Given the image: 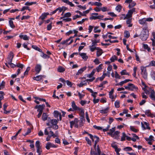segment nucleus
Segmentation results:
<instances>
[{"instance_id":"nucleus-41","label":"nucleus","mask_w":155,"mask_h":155,"mask_svg":"<svg viewBox=\"0 0 155 155\" xmlns=\"http://www.w3.org/2000/svg\"><path fill=\"white\" fill-rule=\"evenodd\" d=\"M36 3V2H27L25 3V5L30 6L32 5L33 4H35Z\"/></svg>"},{"instance_id":"nucleus-59","label":"nucleus","mask_w":155,"mask_h":155,"mask_svg":"<svg viewBox=\"0 0 155 155\" xmlns=\"http://www.w3.org/2000/svg\"><path fill=\"white\" fill-rule=\"evenodd\" d=\"M155 66V61H151L149 64L147 66V67Z\"/></svg>"},{"instance_id":"nucleus-52","label":"nucleus","mask_w":155,"mask_h":155,"mask_svg":"<svg viewBox=\"0 0 155 155\" xmlns=\"http://www.w3.org/2000/svg\"><path fill=\"white\" fill-rule=\"evenodd\" d=\"M100 40L99 39H95L94 40V41H92V45L95 46L96 45V44L97 43H98L99 42Z\"/></svg>"},{"instance_id":"nucleus-22","label":"nucleus","mask_w":155,"mask_h":155,"mask_svg":"<svg viewBox=\"0 0 155 155\" xmlns=\"http://www.w3.org/2000/svg\"><path fill=\"white\" fill-rule=\"evenodd\" d=\"M45 76L44 75H39L33 78V80L37 81H39L41 80L42 78H45Z\"/></svg>"},{"instance_id":"nucleus-47","label":"nucleus","mask_w":155,"mask_h":155,"mask_svg":"<svg viewBox=\"0 0 155 155\" xmlns=\"http://www.w3.org/2000/svg\"><path fill=\"white\" fill-rule=\"evenodd\" d=\"M136 5V3L134 2V1L133 2L132 1V2L130 4H129L128 7L130 8L135 6Z\"/></svg>"},{"instance_id":"nucleus-64","label":"nucleus","mask_w":155,"mask_h":155,"mask_svg":"<svg viewBox=\"0 0 155 155\" xmlns=\"http://www.w3.org/2000/svg\"><path fill=\"white\" fill-rule=\"evenodd\" d=\"M41 56L44 58H49V57L48 56L44 54L43 52H42V54L41 55Z\"/></svg>"},{"instance_id":"nucleus-26","label":"nucleus","mask_w":155,"mask_h":155,"mask_svg":"<svg viewBox=\"0 0 155 155\" xmlns=\"http://www.w3.org/2000/svg\"><path fill=\"white\" fill-rule=\"evenodd\" d=\"M138 21L140 24L143 25H144L146 22L145 18H144L139 20Z\"/></svg>"},{"instance_id":"nucleus-46","label":"nucleus","mask_w":155,"mask_h":155,"mask_svg":"<svg viewBox=\"0 0 155 155\" xmlns=\"http://www.w3.org/2000/svg\"><path fill=\"white\" fill-rule=\"evenodd\" d=\"M131 19H130V18L128 19L126 21V23L128 25V27H130L132 26V24H131Z\"/></svg>"},{"instance_id":"nucleus-45","label":"nucleus","mask_w":155,"mask_h":155,"mask_svg":"<svg viewBox=\"0 0 155 155\" xmlns=\"http://www.w3.org/2000/svg\"><path fill=\"white\" fill-rule=\"evenodd\" d=\"M120 74L121 75H129V74L127 72V71L126 70H122V71H121L120 72Z\"/></svg>"},{"instance_id":"nucleus-31","label":"nucleus","mask_w":155,"mask_h":155,"mask_svg":"<svg viewBox=\"0 0 155 155\" xmlns=\"http://www.w3.org/2000/svg\"><path fill=\"white\" fill-rule=\"evenodd\" d=\"M87 84V82L86 81H82L81 83L78 84V86L80 87H82L84 85H86Z\"/></svg>"},{"instance_id":"nucleus-7","label":"nucleus","mask_w":155,"mask_h":155,"mask_svg":"<svg viewBox=\"0 0 155 155\" xmlns=\"http://www.w3.org/2000/svg\"><path fill=\"white\" fill-rule=\"evenodd\" d=\"M136 8H132L131 9L128 10V12L126 15L127 19L131 18L133 12H135Z\"/></svg>"},{"instance_id":"nucleus-34","label":"nucleus","mask_w":155,"mask_h":155,"mask_svg":"<svg viewBox=\"0 0 155 155\" xmlns=\"http://www.w3.org/2000/svg\"><path fill=\"white\" fill-rule=\"evenodd\" d=\"M48 115L46 113H43L42 114V119L44 121L46 120L47 119Z\"/></svg>"},{"instance_id":"nucleus-57","label":"nucleus","mask_w":155,"mask_h":155,"mask_svg":"<svg viewBox=\"0 0 155 155\" xmlns=\"http://www.w3.org/2000/svg\"><path fill=\"white\" fill-rule=\"evenodd\" d=\"M35 146L37 148H41L40 146V143L39 141L37 140L36 142Z\"/></svg>"},{"instance_id":"nucleus-1","label":"nucleus","mask_w":155,"mask_h":155,"mask_svg":"<svg viewBox=\"0 0 155 155\" xmlns=\"http://www.w3.org/2000/svg\"><path fill=\"white\" fill-rule=\"evenodd\" d=\"M145 92L146 94H150L149 97L153 101H155V92L153 89L151 88H149L148 90L145 89Z\"/></svg>"},{"instance_id":"nucleus-23","label":"nucleus","mask_w":155,"mask_h":155,"mask_svg":"<svg viewBox=\"0 0 155 155\" xmlns=\"http://www.w3.org/2000/svg\"><path fill=\"white\" fill-rule=\"evenodd\" d=\"M115 130V127H112L109 130V132L107 133V134L111 136H113V134Z\"/></svg>"},{"instance_id":"nucleus-17","label":"nucleus","mask_w":155,"mask_h":155,"mask_svg":"<svg viewBox=\"0 0 155 155\" xmlns=\"http://www.w3.org/2000/svg\"><path fill=\"white\" fill-rule=\"evenodd\" d=\"M19 38L21 39H22L24 40H28L29 39V37L26 35H23L22 33H21L19 35Z\"/></svg>"},{"instance_id":"nucleus-42","label":"nucleus","mask_w":155,"mask_h":155,"mask_svg":"<svg viewBox=\"0 0 155 155\" xmlns=\"http://www.w3.org/2000/svg\"><path fill=\"white\" fill-rule=\"evenodd\" d=\"M119 16L120 17V20H125L126 19H127L126 15L125 14H123L121 15H120Z\"/></svg>"},{"instance_id":"nucleus-32","label":"nucleus","mask_w":155,"mask_h":155,"mask_svg":"<svg viewBox=\"0 0 155 155\" xmlns=\"http://www.w3.org/2000/svg\"><path fill=\"white\" fill-rule=\"evenodd\" d=\"M54 115L55 117H57L59 116H61V114L58 111L55 110L54 112Z\"/></svg>"},{"instance_id":"nucleus-3","label":"nucleus","mask_w":155,"mask_h":155,"mask_svg":"<svg viewBox=\"0 0 155 155\" xmlns=\"http://www.w3.org/2000/svg\"><path fill=\"white\" fill-rule=\"evenodd\" d=\"M88 135L90 136V138L93 141H95L94 147L95 150H96V148H97V147H96V145L97 143L99 141V138L98 137L96 136H93L91 134H88Z\"/></svg>"},{"instance_id":"nucleus-53","label":"nucleus","mask_w":155,"mask_h":155,"mask_svg":"<svg viewBox=\"0 0 155 155\" xmlns=\"http://www.w3.org/2000/svg\"><path fill=\"white\" fill-rule=\"evenodd\" d=\"M71 14L69 12H67L65 13L63 16V17L68 18L71 16Z\"/></svg>"},{"instance_id":"nucleus-36","label":"nucleus","mask_w":155,"mask_h":155,"mask_svg":"<svg viewBox=\"0 0 155 155\" xmlns=\"http://www.w3.org/2000/svg\"><path fill=\"white\" fill-rule=\"evenodd\" d=\"M92 5H95L97 6H101L102 5V4L100 2H95L92 3Z\"/></svg>"},{"instance_id":"nucleus-60","label":"nucleus","mask_w":155,"mask_h":155,"mask_svg":"<svg viewBox=\"0 0 155 155\" xmlns=\"http://www.w3.org/2000/svg\"><path fill=\"white\" fill-rule=\"evenodd\" d=\"M153 136L150 135L149 136L148 138H146L145 140L147 141H148V140L153 141Z\"/></svg>"},{"instance_id":"nucleus-43","label":"nucleus","mask_w":155,"mask_h":155,"mask_svg":"<svg viewBox=\"0 0 155 155\" xmlns=\"http://www.w3.org/2000/svg\"><path fill=\"white\" fill-rule=\"evenodd\" d=\"M122 9V6L120 5H118L116 7L115 9L118 12H120Z\"/></svg>"},{"instance_id":"nucleus-38","label":"nucleus","mask_w":155,"mask_h":155,"mask_svg":"<svg viewBox=\"0 0 155 155\" xmlns=\"http://www.w3.org/2000/svg\"><path fill=\"white\" fill-rule=\"evenodd\" d=\"M81 45H83V46H80L79 47L78 49L79 51H80L83 49L84 46L85 45L86 43L84 42H82L81 43Z\"/></svg>"},{"instance_id":"nucleus-37","label":"nucleus","mask_w":155,"mask_h":155,"mask_svg":"<svg viewBox=\"0 0 155 155\" xmlns=\"http://www.w3.org/2000/svg\"><path fill=\"white\" fill-rule=\"evenodd\" d=\"M120 134V132L116 131H114V133L113 134V136H111L112 137H117L118 136L119 134Z\"/></svg>"},{"instance_id":"nucleus-48","label":"nucleus","mask_w":155,"mask_h":155,"mask_svg":"<svg viewBox=\"0 0 155 155\" xmlns=\"http://www.w3.org/2000/svg\"><path fill=\"white\" fill-rule=\"evenodd\" d=\"M51 123L52 126L53 125L57 124L58 123V121L56 119H52L51 120Z\"/></svg>"},{"instance_id":"nucleus-56","label":"nucleus","mask_w":155,"mask_h":155,"mask_svg":"<svg viewBox=\"0 0 155 155\" xmlns=\"http://www.w3.org/2000/svg\"><path fill=\"white\" fill-rule=\"evenodd\" d=\"M130 33L128 31H124V37L128 38L130 37Z\"/></svg>"},{"instance_id":"nucleus-63","label":"nucleus","mask_w":155,"mask_h":155,"mask_svg":"<svg viewBox=\"0 0 155 155\" xmlns=\"http://www.w3.org/2000/svg\"><path fill=\"white\" fill-rule=\"evenodd\" d=\"M16 66L20 68L21 69H22L23 67L24 66V65L22 64L19 63H18L16 65Z\"/></svg>"},{"instance_id":"nucleus-44","label":"nucleus","mask_w":155,"mask_h":155,"mask_svg":"<svg viewBox=\"0 0 155 155\" xmlns=\"http://www.w3.org/2000/svg\"><path fill=\"white\" fill-rule=\"evenodd\" d=\"M143 47L144 49L147 50L148 51H150V48L147 44H144L143 45Z\"/></svg>"},{"instance_id":"nucleus-21","label":"nucleus","mask_w":155,"mask_h":155,"mask_svg":"<svg viewBox=\"0 0 155 155\" xmlns=\"http://www.w3.org/2000/svg\"><path fill=\"white\" fill-rule=\"evenodd\" d=\"M109 107H107L106 108L102 109V110H100L99 112L100 113L103 114H107L109 111Z\"/></svg>"},{"instance_id":"nucleus-50","label":"nucleus","mask_w":155,"mask_h":155,"mask_svg":"<svg viewBox=\"0 0 155 155\" xmlns=\"http://www.w3.org/2000/svg\"><path fill=\"white\" fill-rule=\"evenodd\" d=\"M130 129L131 131L134 132L136 133L138 131V130L137 129H136L134 126H130Z\"/></svg>"},{"instance_id":"nucleus-35","label":"nucleus","mask_w":155,"mask_h":155,"mask_svg":"<svg viewBox=\"0 0 155 155\" xmlns=\"http://www.w3.org/2000/svg\"><path fill=\"white\" fill-rule=\"evenodd\" d=\"M122 134V136L121 137V141H124L125 140L126 138L127 135L124 132H123Z\"/></svg>"},{"instance_id":"nucleus-25","label":"nucleus","mask_w":155,"mask_h":155,"mask_svg":"<svg viewBox=\"0 0 155 155\" xmlns=\"http://www.w3.org/2000/svg\"><path fill=\"white\" fill-rule=\"evenodd\" d=\"M77 111L78 112L79 114L81 115H84V110L82 108L79 107Z\"/></svg>"},{"instance_id":"nucleus-10","label":"nucleus","mask_w":155,"mask_h":155,"mask_svg":"<svg viewBox=\"0 0 155 155\" xmlns=\"http://www.w3.org/2000/svg\"><path fill=\"white\" fill-rule=\"evenodd\" d=\"M51 147L56 148L57 147V146L51 142H49L47 143L45 146L46 149L47 150H49Z\"/></svg>"},{"instance_id":"nucleus-14","label":"nucleus","mask_w":155,"mask_h":155,"mask_svg":"<svg viewBox=\"0 0 155 155\" xmlns=\"http://www.w3.org/2000/svg\"><path fill=\"white\" fill-rule=\"evenodd\" d=\"M41 69V66L40 64H37L35 67V70L36 74H38Z\"/></svg>"},{"instance_id":"nucleus-24","label":"nucleus","mask_w":155,"mask_h":155,"mask_svg":"<svg viewBox=\"0 0 155 155\" xmlns=\"http://www.w3.org/2000/svg\"><path fill=\"white\" fill-rule=\"evenodd\" d=\"M49 14L48 13H44L42 14V15L40 17V18L42 21H43L44 19L46 18V16Z\"/></svg>"},{"instance_id":"nucleus-30","label":"nucleus","mask_w":155,"mask_h":155,"mask_svg":"<svg viewBox=\"0 0 155 155\" xmlns=\"http://www.w3.org/2000/svg\"><path fill=\"white\" fill-rule=\"evenodd\" d=\"M89 48L90 51L92 52L94 51L95 50L97 49V47H95L94 46L92 45L91 46H89Z\"/></svg>"},{"instance_id":"nucleus-8","label":"nucleus","mask_w":155,"mask_h":155,"mask_svg":"<svg viewBox=\"0 0 155 155\" xmlns=\"http://www.w3.org/2000/svg\"><path fill=\"white\" fill-rule=\"evenodd\" d=\"M14 57V54L12 52H10L7 58L8 63H11V62H12Z\"/></svg>"},{"instance_id":"nucleus-2","label":"nucleus","mask_w":155,"mask_h":155,"mask_svg":"<svg viewBox=\"0 0 155 155\" xmlns=\"http://www.w3.org/2000/svg\"><path fill=\"white\" fill-rule=\"evenodd\" d=\"M140 37L142 41L146 40L148 37V32L146 30H143L141 31Z\"/></svg>"},{"instance_id":"nucleus-28","label":"nucleus","mask_w":155,"mask_h":155,"mask_svg":"<svg viewBox=\"0 0 155 155\" xmlns=\"http://www.w3.org/2000/svg\"><path fill=\"white\" fill-rule=\"evenodd\" d=\"M9 24L10 26L12 28L15 27V26L13 23V21L11 20L9 21Z\"/></svg>"},{"instance_id":"nucleus-62","label":"nucleus","mask_w":155,"mask_h":155,"mask_svg":"<svg viewBox=\"0 0 155 155\" xmlns=\"http://www.w3.org/2000/svg\"><path fill=\"white\" fill-rule=\"evenodd\" d=\"M145 114L148 117L150 116L151 114L150 112V110H147L145 111Z\"/></svg>"},{"instance_id":"nucleus-6","label":"nucleus","mask_w":155,"mask_h":155,"mask_svg":"<svg viewBox=\"0 0 155 155\" xmlns=\"http://www.w3.org/2000/svg\"><path fill=\"white\" fill-rule=\"evenodd\" d=\"M136 8H132L131 9L128 10V12L126 15L127 19L131 18L133 12H135Z\"/></svg>"},{"instance_id":"nucleus-27","label":"nucleus","mask_w":155,"mask_h":155,"mask_svg":"<svg viewBox=\"0 0 155 155\" xmlns=\"http://www.w3.org/2000/svg\"><path fill=\"white\" fill-rule=\"evenodd\" d=\"M99 27L96 26L94 27V32L95 33H100L101 32V30L98 29Z\"/></svg>"},{"instance_id":"nucleus-9","label":"nucleus","mask_w":155,"mask_h":155,"mask_svg":"<svg viewBox=\"0 0 155 155\" xmlns=\"http://www.w3.org/2000/svg\"><path fill=\"white\" fill-rule=\"evenodd\" d=\"M141 124L143 130H145L146 129H150V127L149 126V124L147 123L146 122H144L143 123V122H141Z\"/></svg>"},{"instance_id":"nucleus-5","label":"nucleus","mask_w":155,"mask_h":155,"mask_svg":"<svg viewBox=\"0 0 155 155\" xmlns=\"http://www.w3.org/2000/svg\"><path fill=\"white\" fill-rule=\"evenodd\" d=\"M125 88L126 89L128 90L131 91L137 90L138 89V88L136 87L133 84L129 83L127 86H125Z\"/></svg>"},{"instance_id":"nucleus-61","label":"nucleus","mask_w":155,"mask_h":155,"mask_svg":"<svg viewBox=\"0 0 155 155\" xmlns=\"http://www.w3.org/2000/svg\"><path fill=\"white\" fill-rule=\"evenodd\" d=\"M77 92L80 99H81L85 96L84 94H82L78 91H77Z\"/></svg>"},{"instance_id":"nucleus-55","label":"nucleus","mask_w":155,"mask_h":155,"mask_svg":"<svg viewBox=\"0 0 155 155\" xmlns=\"http://www.w3.org/2000/svg\"><path fill=\"white\" fill-rule=\"evenodd\" d=\"M120 102L119 101L117 100L114 103V105L116 108H119L120 107Z\"/></svg>"},{"instance_id":"nucleus-29","label":"nucleus","mask_w":155,"mask_h":155,"mask_svg":"<svg viewBox=\"0 0 155 155\" xmlns=\"http://www.w3.org/2000/svg\"><path fill=\"white\" fill-rule=\"evenodd\" d=\"M95 71L96 69H94L90 74L87 75V77L89 78H91L92 76L94 75V74L95 72Z\"/></svg>"},{"instance_id":"nucleus-49","label":"nucleus","mask_w":155,"mask_h":155,"mask_svg":"<svg viewBox=\"0 0 155 155\" xmlns=\"http://www.w3.org/2000/svg\"><path fill=\"white\" fill-rule=\"evenodd\" d=\"M102 64H101L97 67L96 70H97V72H99L102 69Z\"/></svg>"},{"instance_id":"nucleus-4","label":"nucleus","mask_w":155,"mask_h":155,"mask_svg":"<svg viewBox=\"0 0 155 155\" xmlns=\"http://www.w3.org/2000/svg\"><path fill=\"white\" fill-rule=\"evenodd\" d=\"M140 70H141V74L143 77L145 79H147V72L146 67L143 66H141L140 67Z\"/></svg>"},{"instance_id":"nucleus-12","label":"nucleus","mask_w":155,"mask_h":155,"mask_svg":"<svg viewBox=\"0 0 155 155\" xmlns=\"http://www.w3.org/2000/svg\"><path fill=\"white\" fill-rule=\"evenodd\" d=\"M95 151L97 152V153H95L94 151H91V155H100L101 150L100 149L99 146L97 145V148H96V150Z\"/></svg>"},{"instance_id":"nucleus-16","label":"nucleus","mask_w":155,"mask_h":155,"mask_svg":"<svg viewBox=\"0 0 155 155\" xmlns=\"http://www.w3.org/2000/svg\"><path fill=\"white\" fill-rule=\"evenodd\" d=\"M56 9L57 12L58 11V13H59L62 12H64L67 10V8L64 6H62L61 7L58 8Z\"/></svg>"},{"instance_id":"nucleus-19","label":"nucleus","mask_w":155,"mask_h":155,"mask_svg":"<svg viewBox=\"0 0 155 155\" xmlns=\"http://www.w3.org/2000/svg\"><path fill=\"white\" fill-rule=\"evenodd\" d=\"M96 55L97 57H98L101 55L103 53V50L100 48L97 47Z\"/></svg>"},{"instance_id":"nucleus-11","label":"nucleus","mask_w":155,"mask_h":155,"mask_svg":"<svg viewBox=\"0 0 155 155\" xmlns=\"http://www.w3.org/2000/svg\"><path fill=\"white\" fill-rule=\"evenodd\" d=\"M45 106L44 104L42 105H37L35 107V109H37V111L39 112H42Z\"/></svg>"},{"instance_id":"nucleus-58","label":"nucleus","mask_w":155,"mask_h":155,"mask_svg":"<svg viewBox=\"0 0 155 155\" xmlns=\"http://www.w3.org/2000/svg\"><path fill=\"white\" fill-rule=\"evenodd\" d=\"M124 150L125 151H130L132 150V149L131 147H126L124 148Z\"/></svg>"},{"instance_id":"nucleus-15","label":"nucleus","mask_w":155,"mask_h":155,"mask_svg":"<svg viewBox=\"0 0 155 155\" xmlns=\"http://www.w3.org/2000/svg\"><path fill=\"white\" fill-rule=\"evenodd\" d=\"M79 54L84 61H86L88 58V56L85 53H79Z\"/></svg>"},{"instance_id":"nucleus-39","label":"nucleus","mask_w":155,"mask_h":155,"mask_svg":"<svg viewBox=\"0 0 155 155\" xmlns=\"http://www.w3.org/2000/svg\"><path fill=\"white\" fill-rule=\"evenodd\" d=\"M65 70V69L61 66H59L58 68V71L60 72H63Z\"/></svg>"},{"instance_id":"nucleus-18","label":"nucleus","mask_w":155,"mask_h":155,"mask_svg":"<svg viewBox=\"0 0 155 155\" xmlns=\"http://www.w3.org/2000/svg\"><path fill=\"white\" fill-rule=\"evenodd\" d=\"M71 106L74 111H77L79 107L76 104L74 101H73L71 103Z\"/></svg>"},{"instance_id":"nucleus-33","label":"nucleus","mask_w":155,"mask_h":155,"mask_svg":"<svg viewBox=\"0 0 155 155\" xmlns=\"http://www.w3.org/2000/svg\"><path fill=\"white\" fill-rule=\"evenodd\" d=\"M110 60L111 62H113L115 60H117V57L116 55H114L110 58Z\"/></svg>"},{"instance_id":"nucleus-40","label":"nucleus","mask_w":155,"mask_h":155,"mask_svg":"<svg viewBox=\"0 0 155 155\" xmlns=\"http://www.w3.org/2000/svg\"><path fill=\"white\" fill-rule=\"evenodd\" d=\"M26 10H28L29 11H30L31 9L29 7L27 6H23L21 10V11H23Z\"/></svg>"},{"instance_id":"nucleus-13","label":"nucleus","mask_w":155,"mask_h":155,"mask_svg":"<svg viewBox=\"0 0 155 155\" xmlns=\"http://www.w3.org/2000/svg\"><path fill=\"white\" fill-rule=\"evenodd\" d=\"M114 92V89H112L109 92V95L110 98L112 100V101H114L116 96L114 97L113 94Z\"/></svg>"},{"instance_id":"nucleus-54","label":"nucleus","mask_w":155,"mask_h":155,"mask_svg":"<svg viewBox=\"0 0 155 155\" xmlns=\"http://www.w3.org/2000/svg\"><path fill=\"white\" fill-rule=\"evenodd\" d=\"M71 40V38H69L65 40H64L62 42H61V44L62 45H64L65 44H66L67 45V44H68L67 42Z\"/></svg>"},{"instance_id":"nucleus-51","label":"nucleus","mask_w":155,"mask_h":155,"mask_svg":"<svg viewBox=\"0 0 155 155\" xmlns=\"http://www.w3.org/2000/svg\"><path fill=\"white\" fill-rule=\"evenodd\" d=\"M50 128V127H48L45 128L44 130V134L45 135H48L49 133L48 132V130H49Z\"/></svg>"},{"instance_id":"nucleus-20","label":"nucleus","mask_w":155,"mask_h":155,"mask_svg":"<svg viewBox=\"0 0 155 155\" xmlns=\"http://www.w3.org/2000/svg\"><path fill=\"white\" fill-rule=\"evenodd\" d=\"M86 68L87 67L86 66L81 68L78 71L77 73L76 74V75H79L81 74L84 71L86 70Z\"/></svg>"}]
</instances>
